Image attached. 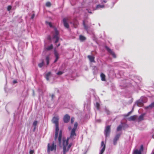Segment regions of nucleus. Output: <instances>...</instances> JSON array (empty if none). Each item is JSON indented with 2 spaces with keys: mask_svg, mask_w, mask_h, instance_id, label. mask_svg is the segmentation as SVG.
Returning a JSON list of instances; mask_svg holds the SVG:
<instances>
[{
  "mask_svg": "<svg viewBox=\"0 0 154 154\" xmlns=\"http://www.w3.org/2000/svg\"><path fill=\"white\" fill-rule=\"evenodd\" d=\"M78 126V123L75 122L74 124V127L71 130L70 137L67 138L66 139L63 138V154H66L69 150V149L72 145V143H68L69 140L72 139L73 140L75 138L76 136V134L75 131L76 130Z\"/></svg>",
  "mask_w": 154,
  "mask_h": 154,
  "instance_id": "f257e3e1",
  "label": "nucleus"
},
{
  "mask_svg": "<svg viewBox=\"0 0 154 154\" xmlns=\"http://www.w3.org/2000/svg\"><path fill=\"white\" fill-rule=\"evenodd\" d=\"M57 146L54 142L51 144L48 143V145L47 151L48 153H49L50 151H56V150Z\"/></svg>",
  "mask_w": 154,
  "mask_h": 154,
  "instance_id": "f03ea898",
  "label": "nucleus"
},
{
  "mask_svg": "<svg viewBox=\"0 0 154 154\" xmlns=\"http://www.w3.org/2000/svg\"><path fill=\"white\" fill-rule=\"evenodd\" d=\"M58 32L57 30L56 29L54 28V32H53V39H55V41L54 42L55 44H56L58 41L59 37H58Z\"/></svg>",
  "mask_w": 154,
  "mask_h": 154,
  "instance_id": "7ed1b4c3",
  "label": "nucleus"
},
{
  "mask_svg": "<svg viewBox=\"0 0 154 154\" xmlns=\"http://www.w3.org/2000/svg\"><path fill=\"white\" fill-rule=\"evenodd\" d=\"M59 117L57 115L55 116L52 120L53 123L55 124V125L58 124Z\"/></svg>",
  "mask_w": 154,
  "mask_h": 154,
  "instance_id": "20e7f679",
  "label": "nucleus"
},
{
  "mask_svg": "<svg viewBox=\"0 0 154 154\" xmlns=\"http://www.w3.org/2000/svg\"><path fill=\"white\" fill-rule=\"evenodd\" d=\"M146 101H144L143 99H140L137 102V105L138 106H142L143 105V103H146Z\"/></svg>",
  "mask_w": 154,
  "mask_h": 154,
  "instance_id": "39448f33",
  "label": "nucleus"
},
{
  "mask_svg": "<svg viewBox=\"0 0 154 154\" xmlns=\"http://www.w3.org/2000/svg\"><path fill=\"white\" fill-rule=\"evenodd\" d=\"M110 132V126H108L106 128L105 130V134L106 137L109 136Z\"/></svg>",
  "mask_w": 154,
  "mask_h": 154,
  "instance_id": "423d86ee",
  "label": "nucleus"
},
{
  "mask_svg": "<svg viewBox=\"0 0 154 154\" xmlns=\"http://www.w3.org/2000/svg\"><path fill=\"white\" fill-rule=\"evenodd\" d=\"M106 147L105 144L104 143L103 141H102L101 143V148H102L100 152V154H102L103 152H104Z\"/></svg>",
  "mask_w": 154,
  "mask_h": 154,
  "instance_id": "0eeeda50",
  "label": "nucleus"
},
{
  "mask_svg": "<svg viewBox=\"0 0 154 154\" xmlns=\"http://www.w3.org/2000/svg\"><path fill=\"white\" fill-rule=\"evenodd\" d=\"M121 135V134H117L113 139V144L116 145L117 144V141L119 140Z\"/></svg>",
  "mask_w": 154,
  "mask_h": 154,
  "instance_id": "6e6552de",
  "label": "nucleus"
},
{
  "mask_svg": "<svg viewBox=\"0 0 154 154\" xmlns=\"http://www.w3.org/2000/svg\"><path fill=\"white\" fill-rule=\"evenodd\" d=\"M68 21V19L67 18H64L63 19V23L64 26L67 28H69V25L67 22Z\"/></svg>",
  "mask_w": 154,
  "mask_h": 154,
  "instance_id": "1a4fd4ad",
  "label": "nucleus"
},
{
  "mask_svg": "<svg viewBox=\"0 0 154 154\" xmlns=\"http://www.w3.org/2000/svg\"><path fill=\"white\" fill-rule=\"evenodd\" d=\"M56 125V132H55V139L56 140L57 138L58 135V133H59V127L58 126V124L55 125Z\"/></svg>",
  "mask_w": 154,
  "mask_h": 154,
  "instance_id": "9d476101",
  "label": "nucleus"
},
{
  "mask_svg": "<svg viewBox=\"0 0 154 154\" xmlns=\"http://www.w3.org/2000/svg\"><path fill=\"white\" fill-rule=\"evenodd\" d=\"M105 48L108 51L110 54H111L114 57H116L115 54L112 51V50L110 49L107 46H106Z\"/></svg>",
  "mask_w": 154,
  "mask_h": 154,
  "instance_id": "9b49d317",
  "label": "nucleus"
},
{
  "mask_svg": "<svg viewBox=\"0 0 154 154\" xmlns=\"http://www.w3.org/2000/svg\"><path fill=\"white\" fill-rule=\"evenodd\" d=\"M70 119V116L69 115L66 114L64 116L63 118L64 122L65 123H67L69 121Z\"/></svg>",
  "mask_w": 154,
  "mask_h": 154,
  "instance_id": "f8f14e48",
  "label": "nucleus"
},
{
  "mask_svg": "<svg viewBox=\"0 0 154 154\" xmlns=\"http://www.w3.org/2000/svg\"><path fill=\"white\" fill-rule=\"evenodd\" d=\"M61 137H62V131L60 130V131L58 135V140L59 141V146H60L61 142Z\"/></svg>",
  "mask_w": 154,
  "mask_h": 154,
  "instance_id": "ddd939ff",
  "label": "nucleus"
},
{
  "mask_svg": "<svg viewBox=\"0 0 154 154\" xmlns=\"http://www.w3.org/2000/svg\"><path fill=\"white\" fill-rule=\"evenodd\" d=\"M54 54L55 56L56 57V59L54 61V62H56L59 58L58 53L57 51L55 49L54 51Z\"/></svg>",
  "mask_w": 154,
  "mask_h": 154,
  "instance_id": "4468645a",
  "label": "nucleus"
},
{
  "mask_svg": "<svg viewBox=\"0 0 154 154\" xmlns=\"http://www.w3.org/2000/svg\"><path fill=\"white\" fill-rule=\"evenodd\" d=\"M137 115H134L131 116L128 118V120L129 121H134L137 118Z\"/></svg>",
  "mask_w": 154,
  "mask_h": 154,
  "instance_id": "2eb2a0df",
  "label": "nucleus"
},
{
  "mask_svg": "<svg viewBox=\"0 0 154 154\" xmlns=\"http://www.w3.org/2000/svg\"><path fill=\"white\" fill-rule=\"evenodd\" d=\"M51 76V72H48L47 73L45 76V78L47 81L49 80V78Z\"/></svg>",
  "mask_w": 154,
  "mask_h": 154,
  "instance_id": "dca6fc26",
  "label": "nucleus"
},
{
  "mask_svg": "<svg viewBox=\"0 0 154 154\" xmlns=\"http://www.w3.org/2000/svg\"><path fill=\"white\" fill-rule=\"evenodd\" d=\"M153 107H154V102L152 103L149 106H146L145 108L146 109H151Z\"/></svg>",
  "mask_w": 154,
  "mask_h": 154,
  "instance_id": "f3484780",
  "label": "nucleus"
},
{
  "mask_svg": "<svg viewBox=\"0 0 154 154\" xmlns=\"http://www.w3.org/2000/svg\"><path fill=\"white\" fill-rule=\"evenodd\" d=\"M88 58L89 60L91 62H94V56L88 55Z\"/></svg>",
  "mask_w": 154,
  "mask_h": 154,
  "instance_id": "a211bd4d",
  "label": "nucleus"
},
{
  "mask_svg": "<svg viewBox=\"0 0 154 154\" xmlns=\"http://www.w3.org/2000/svg\"><path fill=\"white\" fill-rule=\"evenodd\" d=\"M104 7V5H99L97 6L96 8L94 9V10H96L100 9V8H103Z\"/></svg>",
  "mask_w": 154,
  "mask_h": 154,
  "instance_id": "6ab92c4d",
  "label": "nucleus"
},
{
  "mask_svg": "<svg viewBox=\"0 0 154 154\" xmlns=\"http://www.w3.org/2000/svg\"><path fill=\"white\" fill-rule=\"evenodd\" d=\"M133 154H141V151L137 149H134L133 152Z\"/></svg>",
  "mask_w": 154,
  "mask_h": 154,
  "instance_id": "aec40b11",
  "label": "nucleus"
},
{
  "mask_svg": "<svg viewBox=\"0 0 154 154\" xmlns=\"http://www.w3.org/2000/svg\"><path fill=\"white\" fill-rule=\"evenodd\" d=\"M100 77L101 78V80L103 81H104L106 80L105 79V75L103 73H101L100 74Z\"/></svg>",
  "mask_w": 154,
  "mask_h": 154,
  "instance_id": "412c9836",
  "label": "nucleus"
},
{
  "mask_svg": "<svg viewBox=\"0 0 154 154\" xmlns=\"http://www.w3.org/2000/svg\"><path fill=\"white\" fill-rule=\"evenodd\" d=\"M144 116V114H142L140 115L138 118V122H139L143 120V117Z\"/></svg>",
  "mask_w": 154,
  "mask_h": 154,
  "instance_id": "4be33fe9",
  "label": "nucleus"
},
{
  "mask_svg": "<svg viewBox=\"0 0 154 154\" xmlns=\"http://www.w3.org/2000/svg\"><path fill=\"white\" fill-rule=\"evenodd\" d=\"M79 39L81 41H83L86 39V38L85 36L80 35L79 36Z\"/></svg>",
  "mask_w": 154,
  "mask_h": 154,
  "instance_id": "5701e85b",
  "label": "nucleus"
},
{
  "mask_svg": "<svg viewBox=\"0 0 154 154\" xmlns=\"http://www.w3.org/2000/svg\"><path fill=\"white\" fill-rule=\"evenodd\" d=\"M53 48V46L52 45H51L50 46H48L47 47L46 49L48 50H49L52 49Z\"/></svg>",
  "mask_w": 154,
  "mask_h": 154,
  "instance_id": "b1692460",
  "label": "nucleus"
},
{
  "mask_svg": "<svg viewBox=\"0 0 154 154\" xmlns=\"http://www.w3.org/2000/svg\"><path fill=\"white\" fill-rule=\"evenodd\" d=\"M46 60L47 62V65H48L49 63V57L48 56L46 57Z\"/></svg>",
  "mask_w": 154,
  "mask_h": 154,
  "instance_id": "393cba45",
  "label": "nucleus"
},
{
  "mask_svg": "<svg viewBox=\"0 0 154 154\" xmlns=\"http://www.w3.org/2000/svg\"><path fill=\"white\" fill-rule=\"evenodd\" d=\"M46 6L48 7H50L51 5V4L50 2H47L46 3Z\"/></svg>",
  "mask_w": 154,
  "mask_h": 154,
  "instance_id": "a878e982",
  "label": "nucleus"
},
{
  "mask_svg": "<svg viewBox=\"0 0 154 154\" xmlns=\"http://www.w3.org/2000/svg\"><path fill=\"white\" fill-rule=\"evenodd\" d=\"M122 126L121 125H119L117 127V131H119L121 130L122 128Z\"/></svg>",
  "mask_w": 154,
  "mask_h": 154,
  "instance_id": "bb28decb",
  "label": "nucleus"
},
{
  "mask_svg": "<svg viewBox=\"0 0 154 154\" xmlns=\"http://www.w3.org/2000/svg\"><path fill=\"white\" fill-rule=\"evenodd\" d=\"M46 24L48 25L50 27H52V25L51 23V22L46 21Z\"/></svg>",
  "mask_w": 154,
  "mask_h": 154,
  "instance_id": "cd10ccee",
  "label": "nucleus"
},
{
  "mask_svg": "<svg viewBox=\"0 0 154 154\" xmlns=\"http://www.w3.org/2000/svg\"><path fill=\"white\" fill-rule=\"evenodd\" d=\"M43 64H44V61H42L41 63H40L38 64V66L40 67L41 68Z\"/></svg>",
  "mask_w": 154,
  "mask_h": 154,
  "instance_id": "c85d7f7f",
  "label": "nucleus"
},
{
  "mask_svg": "<svg viewBox=\"0 0 154 154\" xmlns=\"http://www.w3.org/2000/svg\"><path fill=\"white\" fill-rule=\"evenodd\" d=\"M38 123V121H35L33 123V125L35 127L36 126Z\"/></svg>",
  "mask_w": 154,
  "mask_h": 154,
  "instance_id": "c756f323",
  "label": "nucleus"
},
{
  "mask_svg": "<svg viewBox=\"0 0 154 154\" xmlns=\"http://www.w3.org/2000/svg\"><path fill=\"white\" fill-rule=\"evenodd\" d=\"M132 111H131L128 112L127 114L125 115V117L128 116H129L132 112Z\"/></svg>",
  "mask_w": 154,
  "mask_h": 154,
  "instance_id": "7c9ffc66",
  "label": "nucleus"
},
{
  "mask_svg": "<svg viewBox=\"0 0 154 154\" xmlns=\"http://www.w3.org/2000/svg\"><path fill=\"white\" fill-rule=\"evenodd\" d=\"M83 25H84V26L85 29H86V30H87L88 29V27L87 26H86L85 25L84 22H83Z\"/></svg>",
  "mask_w": 154,
  "mask_h": 154,
  "instance_id": "2f4dec72",
  "label": "nucleus"
},
{
  "mask_svg": "<svg viewBox=\"0 0 154 154\" xmlns=\"http://www.w3.org/2000/svg\"><path fill=\"white\" fill-rule=\"evenodd\" d=\"M63 73V72L62 71H59L57 73V75H60L62 74Z\"/></svg>",
  "mask_w": 154,
  "mask_h": 154,
  "instance_id": "473e14b6",
  "label": "nucleus"
},
{
  "mask_svg": "<svg viewBox=\"0 0 154 154\" xmlns=\"http://www.w3.org/2000/svg\"><path fill=\"white\" fill-rule=\"evenodd\" d=\"M142 98L143 99V101H146V102L147 101V98L146 97H141V99H142Z\"/></svg>",
  "mask_w": 154,
  "mask_h": 154,
  "instance_id": "72a5a7b5",
  "label": "nucleus"
},
{
  "mask_svg": "<svg viewBox=\"0 0 154 154\" xmlns=\"http://www.w3.org/2000/svg\"><path fill=\"white\" fill-rule=\"evenodd\" d=\"M74 121V118L73 117H72L71 120V122L72 124Z\"/></svg>",
  "mask_w": 154,
  "mask_h": 154,
  "instance_id": "f704fd0d",
  "label": "nucleus"
},
{
  "mask_svg": "<svg viewBox=\"0 0 154 154\" xmlns=\"http://www.w3.org/2000/svg\"><path fill=\"white\" fill-rule=\"evenodd\" d=\"M143 145H141L140 146V149L139 150H140L141 151V152H142V151L143 150Z\"/></svg>",
  "mask_w": 154,
  "mask_h": 154,
  "instance_id": "c9c22d12",
  "label": "nucleus"
},
{
  "mask_svg": "<svg viewBox=\"0 0 154 154\" xmlns=\"http://www.w3.org/2000/svg\"><path fill=\"white\" fill-rule=\"evenodd\" d=\"M99 106H100L99 104L98 103H96V107L98 109H99Z\"/></svg>",
  "mask_w": 154,
  "mask_h": 154,
  "instance_id": "e433bc0d",
  "label": "nucleus"
},
{
  "mask_svg": "<svg viewBox=\"0 0 154 154\" xmlns=\"http://www.w3.org/2000/svg\"><path fill=\"white\" fill-rule=\"evenodd\" d=\"M34 150H30L29 151V154H33L34 153Z\"/></svg>",
  "mask_w": 154,
  "mask_h": 154,
  "instance_id": "4c0bfd02",
  "label": "nucleus"
},
{
  "mask_svg": "<svg viewBox=\"0 0 154 154\" xmlns=\"http://www.w3.org/2000/svg\"><path fill=\"white\" fill-rule=\"evenodd\" d=\"M11 6H8V11H9L11 9Z\"/></svg>",
  "mask_w": 154,
  "mask_h": 154,
  "instance_id": "58836bf2",
  "label": "nucleus"
},
{
  "mask_svg": "<svg viewBox=\"0 0 154 154\" xmlns=\"http://www.w3.org/2000/svg\"><path fill=\"white\" fill-rule=\"evenodd\" d=\"M47 39L49 40H51V38L50 36H48L47 38Z\"/></svg>",
  "mask_w": 154,
  "mask_h": 154,
  "instance_id": "ea45409f",
  "label": "nucleus"
},
{
  "mask_svg": "<svg viewBox=\"0 0 154 154\" xmlns=\"http://www.w3.org/2000/svg\"><path fill=\"white\" fill-rule=\"evenodd\" d=\"M34 16H35V15H34V14H33L32 15V16L31 18H32V19H33V18L34 17Z\"/></svg>",
  "mask_w": 154,
  "mask_h": 154,
  "instance_id": "a19ab883",
  "label": "nucleus"
},
{
  "mask_svg": "<svg viewBox=\"0 0 154 154\" xmlns=\"http://www.w3.org/2000/svg\"><path fill=\"white\" fill-rule=\"evenodd\" d=\"M17 82V81L16 80H14L13 81L14 83H16Z\"/></svg>",
  "mask_w": 154,
  "mask_h": 154,
  "instance_id": "79ce46f5",
  "label": "nucleus"
},
{
  "mask_svg": "<svg viewBox=\"0 0 154 154\" xmlns=\"http://www.w3.org/2000/svg\"><path fill=\"white\" fill-rule=\"evenodd\" d=\"M68 129L69 130H70L72 128L70 126L69 127Z\"/></svg>",
  "mask_w": 154,
  "mask_h": 154,
  "instance_id": "37998d69",
  "label": "nucleus"
},
{
  "mask_svg": "<svg viewBox=\"0 0 154 154\" xmlns=\"http://www.w3.org/2000/svg\"><path fill=\"white\" fill-rule=\"evenodd\" d=\"M106 1L105 0H103V2H104L105 3H106Z\"/></svg>",
  "mask_w": 154,
  "mask_h": 154,
  "instance_id": "c03bdc74",
  "label": "nucleus"
},
{
  "mask_svg": "<svg viewBox=\"0 0 154 154\" xmlns=\"http://www.w3.org/2000/svg\"><path fill=\"white\" fill-rule=\"evenodd\" d=\"M106 111L107 114H109V112L107 110H106Z\"/></svg>",
  "mask_w": 154,
  "mask_h": 154,
  "instance_id": "a18cd8bd",
  "label": "nucleus"
},
{
  "mask_svg": "<svg viewBox=\"0 0 154 154\" xmlns=\"http://www.w3.org/2000/svg\"><path fill=\"white\" fill-rule=\"evenodd\" d=\"M60 44H58L56 46H57V47H58L59 46H60Z\"/></svg>",
  "mask_w": 154,
  "mask_h": 154,
  "instance_id": "49530a36",
  "label": "nucleus"
},
{
  "mask_svg": "<svg viewBox=\"0 0 154 154\" xmlns=\"http://www.w3.org/2000/svg\"><path fill=\"white\" fill-rule=\"evenodd\" d=\"M88 12L89 13H90V14H92V13L91 11H88Z\"/></svg>",
  "mask_w": 154,
  "mask_h": 154,
  "instance_id": "de8ad7c7",
  "label": "nucleus"
},
{
  "mask_svg": "<svg viewBox=\"0 0 154 154\" xmlns=\"http://www.w3.org/2000/svg\"><path fill=\"white\" fill-rule=\"evenodd\" d=\"M51 97H52V98L53 99V97H54V95L52 94L51 96Z\"/></svg>",
  "mask_w": 154,
  "mask_h": 154,
  "instance_id": "09e8293b",
  "label": "nucleus"
}]
</instances>
